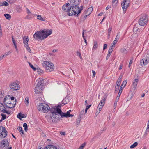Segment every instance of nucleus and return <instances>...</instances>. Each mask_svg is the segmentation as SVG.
<instances>
[{
  "mask_svg": "<svg viewBox=\"0 0 149 149\" xmlns=\"http://www.w3.org/2000/svg\"><path fill=\"white\" fill-rule=\"evenodd\" d=\"M50 113L45 116L46 119L50 123L55 122L56 120H59L61 117H68L69 112L63 113L60 109L57 107H52L50 110Z\"/></svg>",
  "mask_w": 149,
  "mask_h": 149,
  "instance_id": "obj_1",
  "label": "nucleus"
},
{
  "mask_svg": "<svg viewBox=\"0 0 149 149\" xmlns=\"http://www.w3.org/2000/svg\"><path fill=\"white\" fill-rule=\"evenodd\" d=\"M52 33L51 29H44L36 32L33 35V37L36 40H42L45 39Z\"/></svg>",
  "mask_w": 149,
  "mask_h": 149,
  "instance_id": "obj_2",
  "label": "nucleus"
},
{
  "mask_svg": "<svg viewBox=\"0 0 149 149\" xmlns=\"http://www.w3.org/2000/svg\"><path fill=\"white\" fill-rule=\"evenodd\" d=\"M37 84L35 88V95L36 96L39 97L41 92L43 89L42 84L43 83V79H38L36 81Z\"/></svg>",
  "mask_w": 149,
  "mask_h": 149,
  "instance_id": "obj_3",
  "label": "nucleus"
},
{
  "mask_svg": "<svg viewBox=\"0 0 149 149\" xmlns=\"http://www.w3.org/2000/svg\"><path fill=\"white\" fill-rule=\"evenodd\" d=\"M4 103L5 104L6 106L9 108H13L15 106L16 103V100L15 101L11 100L10 96L6 97L4 100Z\"/></svg>",
  "mask_w": 149,
  "mask_h": 149,
  "instance_id": "obj_4",
  "label": "nucleus"
},
{
  "mask_svg": "<svg viewBox=\"0 0 149 149\" xmlns=\"http://www.w3.org/2000/svg\"><path fill=\"white\" fill-rule=\"evenodd\" d=\"M42 65L47 72L52 71L54 70V66L53 64L51 62L48 61H44L42 63Z\"/></svg>",
  "mask_w": 149,
  "mask_h": 149,
  "instance_id": "obj_5",
  "label": "nucleus"
},
{
  "mask_svg": "<svg viewBox=\"0 0 149 149\" xmlns=\"http://www.w3.org/2000/svg\"><path fill=\"white\" fill-rule=\"evenodd\" d=\"M71 7V11L69 13V16L76 15V16H78L80 13V11L79 10V6H77Z\"/></svg>",
  "mask_w": 149,
  "mask_h": 149,
  "instance_id": "obj_6",
  "label": "nucleus"
},
{
  "mask_svg": "<svg viewBox=\"0 0 149 149\" xmlns=\"http://www.w3.org/2000/svg\"><path fill=\"white\" fill-rule=\"evenodd\" d=\"M50 109V107H49L47 104L45 103H41L38 107V110L43 113L48 112Z\"/></svg>",
  "mask_w": 149,
  "mask_h": 149,
  "instance_id": "obj_7",
  "label": "nucleus"
},
{
  "mask_svg": "<svg viewBox=\"0 0 149 149\" xmlns=\"http://www.w3.org/2000/svg\"><path fill=\"white\" fill-rule=\"evenodd\" d=\"M148 18L147 16L144 15L141 17L139 21V24L141 26H144L147 23Z\"/></svg>",
  "mask_w": 149,
  "mask_h": 149,
  "instance_id": "obj_8",
  "label": "nucleus"
},
{
  "mask_svg": "<svg viewBox=\"0 0 149 149\" xmlns=\"http://www.w3.org/2000/svg\"><path fill=\"white\" fill-rule=\"evenodd\" d=\"M10 87L13 91H17L20 89V86L18 83L13 82L10 85Z\"/></svg>",
  "mask_w": 149,
  "mask_h": 149,
  "instance_id": "obj_9",
  "label": "nucleus"
},
{
  "mask_svg": "<svg viewBox=\"0 0 149 149\" xmlns=\"http://www.w3.org/2000/svg\"><path fill=\"white\" fill-rule=\"evenodd\" d=\"M71 7L70 6V3H67L63 5L62 7V9L65 12L67 13L68 15H69V13L70 11H71Z\"/></svg>",
  "mask_w": 149,
  "mask_h": 149,
  "instance_id": "obj_10",
  "label": "nucleus"
},
{
  "mask_svg": "<svg viewBox=\"0 0 149 149\" xmlns=\"http://www.w3.org/2000/svg\"><path fill=\"white\" fill-rule=\"evenodd\" d=\"M0 135L4 138L6 137L7 135L6 128L2 126H0Z\"/></svg>",
  "mask_w": 149,
  "mask_h": 149,
  "instance_id": "obj_11",
  "label": "nucleus"
},
{
  "mask_svg": "<svg viewBox=\"0 0 149 149\" xmlns=\"http://www.w3.org/2000/svg\"><path fill=\"white\" fill-rule=\"evenodd\" d=\"M9 145L8 141L6 139H4L2 141L0 144V146L3 148L8 147Z\"/></svg>",
  "mask_w": 149,
  "mask_h": 149,
  "instance_id": "obj_12",
  "label": "nucleus"
},
{
  "mask_svg": "<svg viewBox=\"0 0 149 149\" xmlns=\"http://www.w3.org/2000/svg\"><path fill=\"white\" fill-rule=\"evenodd\" d=\"M139 80L138 79H135L133 82L132 86V90L134 91L136 88Z\"/></svg>",
  "mask_w": 149,
  "mask_h": 149,
  "instance_id": "obj_13",
  "label": "nucleus"
},
{
  "mask_svg": "<svg viewBox=\"0 0 149 149\" xmlns=\"http://www.w3.org/2000/svg\"><path fill=\"white\" fill-rule=\"evenodd\" d=\"M79 0H70V5L71 6H78L79 3Z\"/></svg>",
  "mask_w": 149,
  "mask_h": 149,
  "instance_id": "obj_14",
  "label": "nucleus"
},
{
  "mask_svg": "<svg viewBox=\"0 0 149 149\" xmlns=\"http://www.w3.org/2000/svg\"><path fill=\"white\" fill-rule=\"evenodd\" d=\"M148 61L147 59H143L140 61V64L141 66H143L148 63Z\"/></svg>",
  "mask_w": 149,
  "mask_h": 149,
  "instance_id": "obj_15",
  "label": "nucleus"
},
{
  "mask_svg": "<svg viewBox=\"0 0 149 149\" xmlns=\"http://www.w3.org/2000/svg\"><path fill=\"white\" fill-rule=\"evenodd\" d=\"M120 35V33H118L116 37L115 40L113 41V43H112L113 45H111V47H113L114 45L116 44L119 38V36Z\"/></svg>",
  "mask_w": 149,
  "mask_h": 149,
  "instance_id": "obj_16",
  "label": "nucleus"
},
{
  "mask_svg": "<svg viewBox=\"0 0 149 149\" xmlns=\"http://www.w3.org/2000/svg\"><path fill=\"white\" fill-rule=\"evenodd\" d=\"M106 98V96H104L103 99L101 100L99 104L98 105H100V106L103 107L104 104L105 103V101Z\"/></svg>",
  "mask_w": 149,
  "mask_h": 149,
  "instance_id": "obj_17",
  "label": "nucleus"
},
{
  "mask_svg": "<svg viewBox=\"0 0 149 149\" xmlns=\"http://www.w3.org/2000/svg\"><path fill=\"white\" fill-rule=\"evenodd\" d=\"M93 9L92 7H89L87 11H84V14H88V15H89L93 11Z\"/></svg>",
  "mask_w": 149,
  "mask_h": 149,
  "instance_id": "obj_18",
  "label": "nucleus"
},
{
  "mask_svg": "<svg viewBox=\"0 0 149 149\" xmlns=\"http://www.w3.org/2000/svg\"><path fill=\"white\" fill-rule=\"evenodd\" d=\"M127 82V80H125L123 81L120 86V88L119 90H120L121 91H122L123 88L126 86Z\"/></svg>",
  "mask_w": 149,
  "mask_h": 149,
  "instance_id": "obj_19",
  "label": "nucleus"
},
{
  "mask_svg": "<svg viewBox=\"0 0 149 149\" xmlns=\"http://www.w3.org/2000/svg\"><path fill=\"white\" fill-rule=\"evenodd\" d=\"M70 99V97L68 96H67L65 99H64L62 101V103L64 104H66L67 102H68Z\"/></svg>",
  "mask_w": 149,
  "mask_h": 149,
  "instance_id": "obj_20",
  "label": "nucleus"
},
{
  "mask_svg": "<svg viewBox=\"0 0 149 149\" xmlns=\"http://www.w3.org/2000/svg\"><path fill=\"white\" fill-rule=\"evenodd\" d=\"M35 16H37V18L39 20H41V21H45V18L43 17H42L41 15H37L36 14L34 15Z\"/></svg>",
  "mask_w": 149,
  "mask_h": 149,
  "instance_id": "obj_21",
  "label": "nucleus"
},
{
  "mask_svg": "<svg viewBox=\"0 0 149 149\" xmlns=\"http://www.w3.org/2000/svg\"><path fill=\"white\" fill-rule=\"evenodd\" d=\"M23 43L24 44H28V42L29 41V39L28 38V37H26L25 36H24L23 38Z\"/></svg>",
  "mask_w": 149,
  "mask_h": 149,
  "instance_id": "obj_22",
  "label": "nucleus"
},
{
  "mask_svg": "<svg viewBox=\"0 0 149 149\" xmlns=\"http://www.w3.org/2000/svg\"><path fill=\"white\" fill-rule=\"evenodd\" d=\"M5 107L2 103L0 102V111L4 112Z\"/></svg>",
  "mask_w": 149,
  "mask_h": 149,
  "instance_id": "obj_23",
  "label": "nucleus"
},
{
  "mask_svg": "<svg viewBox=\"0 0 149 149\" xmlns=\"http://www.w3.org/2000/svg\"><path fill=\"white\" fill-rule=\"evenodd\" d=\"M17 117L21 119L22 118L25 117L26 116L24 114H22L21 113H19L17 115Z\"/></svg>",
  "mask_w": 149,
  "mask_h": 149,
  "instance_id": "obj_24",
  "label": "nucleus"
},
{
  "mask_svg": "<svg viewBox=\"0 0 149 149\" xmlns=\"http://www.w3.org/2000/svg\"><path fill=\"white\" fill-rule=\"evenodd\" d=\"M122 92V91H121L120 90H119L118 96L116 98V102H117L118 100H119V99L120 97V96Z\"/></svg>",
  "mask_w": 149,
  "mask_h": 149,
  "instance_id": "obj_25",
  "label": "nucleus"
},
{
  "mask_svg": "<svg viewBox=\"0 0 149 149\" xmlns=\"http://www.w3.org/2000/svg\"><path fill=\"white\" fill-rule=\"evenodd\" d=\"M120 51L123 54H126L128 52L127 50L124 48H121L120 50Z\"/></svg>",
  "mask_w": 149,
  "mask_h": 149,
  "instance_id": "obj_26",
  "label": "nucleus"
},
{
  "mask_svg": "<svg viewBox=\"0 0 149 149\" xmlns=\"http://www.w3.org/2000/svg\"><path fill=\"white\" fill-rule=\"evenodd\" d=\"M97 47V42H94V45L93 47V49L96 50Z\"/></svg>",
  "mask_w": 149,
  "mask_h": 149,
  "instance_id": "obj_27",
  "label": "nucleus"
},
{
  "mask_svg": "<svg viewBox=\"0 0 149 149\" xmlns=\"http://www.w3.org/2000/svg\"><path fill=\"white\" fill-rule=\"evenodd\" d=\"M138 144V143L137 142H135L133 143V144L131 145L130 146V148L131 149L133 148L136 146H137Z\"/></svg>",
  "mask_w": 149,
  "mask_h": 149,
  "instance_id": "obj_28",
  "label": "nucleus"
},
{
  "mask_svg": "<svg viewBox=\"0 0 149 149\" xmlns=\"http://www.w3.org/2000/svg\"><path fill=\"white\" fill-rule=\"evenodd\" d=\"M25 104L27 106H28L29 103V99L28 97H26L25 100Z\"/></svg>",
  "mask_w": 149,
  "mask_h": 149,
  "instance_id": "obj_29",
  "label": "nucleus"
},
{
  "mask_svg": "<svg viewBox=\"0 0 149 149\" xmlns=\"http://www.w3.org/2000/svg\"><path fill=\"white\" fill-rule=\"evenodd\" d=\"M2 112L3 113H5L8 114H11L12 113L11 111H10L9 110H7L5 109L4 111V112Z\"/></svg>",
  "mask_w": 149,
  "mask_h": 149,
  "instance_id": "obj_30",
  "label": "nucleus"
},
{
  "mask_svg": "<svg viewBox=\"0 0 149 149\" xmlns=\"http://www.w3.org/2000/svg\"><path fill=\"white\" fill-rule=\"evenodd\" d=\"M81 116L80 115H79V116L77 120L76 121V123L77 124H79L81 120Z\"/></svg>",
  "mask_w": 149,
  "mask_h": 149,
  "instance_id": "obj_31",
  "label": "nucleus"
},
{
  "mask_svg": "<svg viewBox=\"0 0 149 149\" xmlns=\"http://www.w3.org/2000/svg\"><path fill=\"white\" fill-rule=\"evenodd\" d=\"M25 47H26V49L29 52H31V50L30 48L29 47L28 45V44H25L24 45Z\"/></svg>",
  "mask_w": 149,
  "mask_h": 149,
  "instance_id": "obj_32",
  "label": "nucleus"
},
{
  "mask_svg": "<svg viewBox=\"0 0 149 149\" xmlns=\"http://www.w3.org/2000/svg\"><path fill=\"white\" fill-rule=\"evenodd\" d=\"M149 132V129H146L145 132L143 136V137H146L148 134Z\"/></svg>",
  "mask_w": 149,
  "mask_h": 149,
  "instance_id": "obj_33",
  "label": "nucleus"
},
{
  "mask_svg": "<svg viewBox=\"0 0 149 149\" xmlns=\"http://www.w3.org/2000/svg\"><path fill=\"white\" fill-rule=\"evenodd\" d=\"M6 18L8 19L9 20L11 18V16L9 14H6L4 15Z\"/></svg>",
  "mask_w": 149,
  "mask_h": 149,
  "instance_id": "obj_34",
  "label": "nucleus"
},
{
  "mask_svg": "<svg viewBox=\"0 0 149 149\" xmlns=\"http://www.w3.org/2000/svg\"><path fill=\"white\" fill-rule=\"evenodd\" d=\"M18 130L20 132L21 134H24V131L22 130V128L21 127L19 126L18 127Z\"/></svg>",
  "mask_w": 149,
  "mask_h": 149,
  "instance_id": "obj_35",
  "label": "nucleus"
},
{
  "mask_svg": "<svg viewBox=\"0 0 149 149\" xmlns=\"http://www.w3.org/2000/svg\"><path fill=\"white\" fill-rule=\"evenodd\" d=\"M4 92L2 91H0V100L4 97Z\"/></svg>",
  "mask_w": 149,
  "mask_h": 149,
  "instance_id": "obj_36",
  "label": "nucleus"
},
{
  "mask_svg": "<svg viewBox=\"0 0 149 149\" xmlns=\"http://www.w3.org/2000/svg\"><path fill=\"white\" fill-rule=\"evenodd\" d=\"M138 28L136 25H135L133 28V31L134 32L136 33L138 30Z\"/></svg>",
  "mask_w": 149,
  "mask_h": 149,
  "instance_id": "obj_37",
  "label": "nucleus"
},
{
  "mask_svg": "<svg viewBox=\"0 0 149 149\" xmlns=\"http://www.w3.org/2000/svg\"><path fill=\"white\" fill-rule=\"evenodd\" d=\"M77 56H79L81 60H82V58L81 53L77 51Z\"/></svg>",
  "mask_w": 149,
  "mask_h": 149,
  "instance_id": "obj_38",
  "label": "nucleus"
},
{
  "mask_svg": "<svg viewBox=\"0 0 149 149\" xmlns=\"http://www.w3.org/2000/svg\"><path fill=\"white\" fill-rule=\"evenodd\" d=\"M8 5V3L6 1H4L3 3H2V6H7Z\"/></svg>",
  "mask_w": 149,
  "mask_h": 149,
  "instance_id": "obj_39",
  "label": "nucleus"
},
{
  "mask_svg": "<svg viewBox=\"0 0 149 149\" xmlns=\"http://www.w3.org/2000/svg\"><path fill=\"white\" fill-rule=\"evenodd\" d=\"M1 115L2 116V118L1 120H2L6 119V115L3 114H1Z\"/></svg>",
  "mask_w": 149,
  "mask_h": 149,
  "instance_id": "obj_40",
  "label": "nucleus"
},
{
  "mask_svg": "<svg viewBox=\"0 0 149 149\" xmlns=\"http://www.w3.org/2000/svg\"><path fill=\"white\" fill-rule=\"evenodd\" d=\"M11 53V52L10 51H9L8 52H6L3 56H4V57L7 56L8 55H9Z\"/></svg>",
  "mask_w": 149,
  "mask_h": 149,
  "instance_id": "obj_41",
  "label": "nucleus"
},
{
  "mask_svg": "<svg viewBox=\"0 0 149 149\" xmlns=\"http://www.w3.org/2000/svg\"><path fill=\"white\" fill-rule=\"evenodd\" d=\"M13 43L14 44L15 47L16 49V51L17 52H18V48L17 46L16 42H13Z\"/></svg>",
  "mask_w": 149,
  "mask_h": 149,
  "instance_id": "obj_42",
  "label": "nucleus"
},
{
  "mask_svg": "<svg viewBox=\"0 0 149 149\" xmlns=\"http://www.w3.org/2000/svg\"><path fill=\"white\" fill-rule=\"evenodd\" d=\"M29 64L30 67L32 68V69L34 70L35 71L36 70V68L34 67L33 65L30 63H29Z\"/></svg>",
  "mask_w": 149,
  "mask_h": 149,
  "instance_id": "obj_43",
  "label": "nucleus"
},
{
  "mask_svg": "<svg viewBox=\"0 0 149 149\" xmlns=\"http://www.w3.org/2000/svg\"><path fill=\"white\" fill-rule=\"evenodd\" d=\"M121 80H120V79L118 80L117 82H116V85L120 86L121 82Z\"/></svg>",
  "mask_w": 149,
  "mask_h": 149,
  "instance_id": "obj_44",
  "label": "nucleus"
},
{
  "mask_svg": "<svg viewBox=\"0 0 149 149\" xmlns=\"http://www.w3.org/2000/svg\"><path fill=\"white\" fill-rule=\"evenodd\" d=\"M113 47H111L110 48H109V50H108V54H110L112 52V51L113 50H112V49L113 48Z\"/></svg>",
  "mask_w": 149,
  "mask_h": 149,
  "instance_id": "obj_45",
  "label": "nucleus"
},
{
  "mask_svg": "<svg viewBox=\"0 0 149 149\" xmlns=\"http://www.w3.org/2000/svg\"><path fill=\"white\" fill-rule=\"evenodd\" d=\"M85 143L82 144V145L78 148V149H83L84 147L85 146Z\"/></svg>",
  "mask_w": 149,
  "mask_h": 149,
  "instance_id": "obj_46",
  "label": "nucleus"
},
{
  "mask_svg": "<svg viewBox=\"0 0 149 149\" xmlns=\"http://www.w3.org/2000/svg\"><path fill=\"white\" fill-rule=\"evenodd\" d=\"M112 30V27L109 26L108 29V33H111Z\"/></svg>",
  "mask_w": 149,
  "mask_h": 149,
  "instance_id": "obj_47",
  "label": "nucleus"
},
{
  "mask_svg": "<svg viewBox=\"0 0 149 149\" xmlns=\"http://www.w3.org/2000/svg\"><path fill=\"white\" fill-rule=\"evenodd\" d=\"M133 58H132L131 60L130 61V62H129V65H128V67H130V66H131V64H132V62H133Z\"/></svg>",
  "mask_w": 149,
  "mask_h": 149,
  "instance_id": "obj_48",
  "label": "nucleus"
},
{
  "mask_svg": "<svg viewBox=\"0 0 149 149\" xmlns=\"http://www.w3.org/2000/svg\"><path fill=\"white\" fill-rule=\"evenodd\" d=\"M102 107H101L100 106V105H98L97 109V110H99V111H100L102 109Z\"/></svg>",
  "mask_w": 149,
  "mask_h": 149,
  "instance_id": "obj_49",
  "label": "nucleus"
},
{
  "mask_svg": "<svg viewBox=\"0 0 149 149\" xmlns=\"http://www.w3.org/2000/svg\"><path fill=\"white\" fill-rule=\"evenodd\" d=\"M119 86H115V91H117L119 89Z\"/></svg>",
  "mask_w": 149,
  "mask_h": 149,
  "instance_id": "obj_50",
  "label": "nucleus"
},
{
  "mask_svg": "<svg viewBox=\"0 0 149 149\" xmlns=\"http://www.w3.org/2000/svg\"><path fill=\"white\" fill-rule=\"evenodd\" d=\"M92 73H93V76H92V77H94L95 76V74H96V72H95V71H93V70H92Z\"/></svg>",
  "mask_w": 149,
  "mask_h": 149,
  "instance_id": "obj_51",
  "label": "nucleus"
},
{
  "mask_svg": "<svg viewBox=\"0 0 149 149\" xmlns=\"http://www.w3.org/2000/svg\"><path fill=\"white\" fill-rule=\"evenodd\" d=\"M107 47V45L106 44H104L103 46V50H105Z\"/></svg>",
  "mask_w": 149,
  "mask_h": 149,
  "instance_id": "obj_52",
  "label": "nucleus"
},
{
  "mask_svg": "<svg viewBox=\"0 0 149 149\" xmlns=\"http://www.w3.org/2000/svg\"><path fill=\"white\" fill-rule=\"evenodd\" d=\"M26 9L27 10V13L28 14H31V13L30 12L28 8H26Z\"/></svg>",
  "mask_w": 149,
  "mask_h": 149,
  "instance_id": "obj_53",
  "label": "nucleus"
},
{
  "mask_svg": "<svg viewBox=\"0 0 149 149\" xmlns=\"http://www.w3.org/2000/svg\"><path fill=\"white\" fill-rule=\"evenodd\" d=\"M86 31L85 30H83V32H82V37L83 38H85V37L84 36V32Z\"/></svg>",
  "mask_w": 149,
  "mask_h": 149,
  "instance_id": "obj_54",
  "label": "nucleus"
},
{
  "mask_svg": "<svg viewBox=\"0 0 149 149\" xmlns=\"http://www.w3.org/2000/svg\"><path fill=\"white\" fill-rule=\"evenodd\" d=\"M10 100H12L13 101H13H15V100H14V99H15V97H10Z\"/></svg>",
  "mask_w": 149,
  "mask_h": 149,
  "instance_id": "obj_55",
  "label": "nucleus"
},
{
  "mask_svg": "<svg viewBox=\"0 0 149 149\" xmlns=\"http://www.w3.org/2000/svg\"><path fill=\"white\" fill-rule=\"evenodd\" d=\"M100 111H99V110H97V111L95 114L96 116L99 114Z\"/></svg>",
  "mask_w": 149,
  "mask_h": 149,
  "instance_id": "obj_56",
  "label": "nucleus"
},
{
  "mask_svg": "<svg viewBox=\"0 0 149 149\" xmlns=\"http://www.w3.org/2000/svg\"><path fill=\"white\" fill-rule=\"evenodd\" d=\"M23 127H27V124L26 123H24L23 125Z\"/></svg>",
  "mask_w": 149,
  "mask_h": 149,
  "instance_id": "obj_57",
  "label": "nucleus"
},
{
  "mask_svg": "<svg viewBox=\"0 0 149 149\" xmlns=\"http://www.w3.org/2000/svg\"><path fill=\"white\" fill-rule=\"evenodd\" d=\"M110 54H107V56H106V59L107 60V59H108L109 58V57H110Z\"/></svg>",
  "mask_w": 149,
  "mask_h": 149,
  "instance_id": "obj_58",
  "label": "nucleus"
},
{
  "mask_svg": "<svg viewBox=\"0 0 149 149\" xmlns=\"http://www.w3.org/2000/svg\"><path fill=\"white\" fill-rule=\"evenodd\" d=\"M84 110H82V111H81L80 112V114L79 115H80V116H81V115H82L84 114Z\"/></svg>",
  "mask_w": 149,
  "mask_h": 149,
  "instance_id": "obj_59",
  "label": "nucleus"
},
{
  "mask_svg": "<svg viewBox=\"0 0 149 149\" xmlns=\"http://www.w3.org/2000/svg\"><path fill=\"white\" fill-rule=\"evenodd\" d=\"M83 6H81L80 8V7H79V10L80 11V12L81 11L83 10Z\"/></svg>",
  "mask_w": 149,
  "mask_h": 149,
  "instance_id": "obj_60",
  "label": "nucleus"
},
{
  "mask_svg": "<svg viewBox=\"0 0 149 149\" xmlns=\"http://www.w3.org/2000/svg\"><path fill=\"white\" fill-rule=\"evenodd\" d=\"M110 7H111V6H108L106 8V10H107L109 9L110 8Z\"/></svg>",
  "mask_w": 149,
  "mask_h": 149,
  "instance_id": "obj_61",
  "label": "nucleus"
},
{
  "mask_svg": "<svg viewBox=\"0 0 149 149\" xmlns=\"http://www.w3.org/2000/svg\"><path fill=\"white\" fill-rule=\"evenodd\" d=\"M60 134L62 135H65L64 132H61Z\"/></svg>",
  "mask_w": 149,
  "mask_h": 149,
  "instance_id": "obj_62",
  "label": "nucleus"
},
{
  "mask_svg": "<svg viewBox=\"0 0 149 149\" xmlns=\"http://www.w3.org/2000/svg\"><path fill=\"white\" fill-rule=\"evenodd\" d=\"M123 65L122 64L120 65L119 66V69L120 70H121L123 67Z\"/></svg>",
  "mask_w": 149,
  "mask_h": 149,
  "instance_id": "obj_63",
  "label": "nucleus"
},
{
  "mask_svg": "<svg viewBox=\"0 0 149 149\" xmlns=\"http://www.w3.org/2000/svg\"><path fill=\"white\" fill-rule=\"evenodd\" d=\"M123 75H120L118 79H120V80H121L122 78L123 77Z\"/></svg>",
  "mask_w": 149,
  "mask_h": 149,
  "instance_id": "obj_64",
  "label": "nucleus"
}]
</instances>
